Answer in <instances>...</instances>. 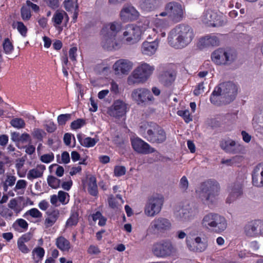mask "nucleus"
<instances>
[{
    "label": "nucleus",
    "mask_w": 263,
    "mask_h": 263,
    "mask_svg": "<svg viewBox=\"0 0 263 263\" xmlns=\"http://www.w3.org/2000/svg\"><path fill=\"white\" fill-rule=\"evenodd\" d=\"M194 37V31L191 26L185 24H180L170 31L167 42L171 47L181 49L190 45Z\"/></svg>",
    "instance_id": "nucleus-1"
},
{
    "label": "nucleus",
    "mask_w": 263,
    "mask_h": 263,
    "mask_svg": "<svg viewBox=\"0 0 263 263\" xmlns=\"http://www.w3.org/2000/svg\"><path fill=\"white\" fill-rule=\"evenodd\" d=\"M201 224L203 228L219 234L223 232L227 228L225 217L213 212L209 213L203 216Z\"/></svg>",
    "instance_id": "nucleus-2"
},
{
    "label": "nucleus",
    "mask_w": 263,
    "mask_h": 263,
    "mask_svg": "<svg viewBox=\"0 0 263 263\" xmlns=\"http://www.w3.org/2000/svg\"><path fill=\"white\" fill-rule=\"evenodd\" d=\"M154 68L147 63L142 64L137 67L129 76L127 83L129 85L138 84L145 82L152 74Z\"/></svg>",
    "instance_id": "nucleus-3"
},
{
    "label": "nucleus",
    "mask_w": 263,
    "mask_h": 263,
    "mask_svg": "<svg viewBox=\"0 0 263 263\" xmlns=\"http://www.w3.org/2000/svg\"><path fill=\"white\" fill-rule=\"evenodd\" d=\"M220 190L218 183L215 180H208L201 184V196L208 204H212L218 196Z\"/></svg>",
    "instance_id": "nucleus-4"
},
{
    "label": "nucleus",
    "mask_w": 263,
    "mask_h": 263,
    "mask_svg": "<svg viewBox=\"0 0 263 263\" xmlns=\"http://www.w3.org/2000/svg\"><path fill=\"white\" fill-rule=\"evenodd\" d=\"M160 15L161 16H167L173 23H178L183 17L182 6L178 3L170 2L166 5L165 11L161 12Z\"/></svg>",
    "instance_id": "nucleus-5"
},
{
    "label": "nucleus",
    "mask_w": 263,
    "mask_h": 263,
    "mask_svg": "<svg viewBox=\"0 0 263 263\" xmlns=\"http://www.w3.org/2000/svg\"><path fill=\"white\" fill-rule=\"evenodd\" d=\"M176 250L170 240H162L155 243L152 252L155 256L159 258H166L173 255Z\"/></svg>",
    "instance_id": "nucleus-6"
},
{
    "label": "nucleus",
    "mask_w": 263,
    "mask_h": 263,
    "mask_svg": "<svg viewBox=\"0 0 263 263\" xmlns=\"http://www.w3.org/2000/svg\"><path fill=\"white\" fill-rule=\"evenodd\" d=\"M131 97L139 105L147 104L153 102L154 98L149 90L145 88H138L133 90Z\"/></svg>",
    "instance_id": "nucleus-7"
},
{
    "label": "nucleus",
    "mask_w": 263,
    "mask_h": 263,
    "mask_svg": "<svg viewBox=\"0 0 263 263\" xmlns=\"http://www.w3.org/2000/svg\"><path fill=\"white\" fill-rule=\"evenodd\" d=\"M109 25L103 27L101 33L103 35V40L102 42L103 48L107 50H110L114 47L115 43L113 40L115 39V22H112L109 28Z\"/></svg>",
    "instance_id": "nucleus-8"
},
{
    "label": "nucleus",
    "mask_w": 263,
    "mask_h": 263,
    "mask_svg": "<svg viewBox=\"0 0 263 263\" xmlns=\"http://www.w3.org/2000/svg\"><path fill=\"white\" fill-rule=\"evenodd\" d=\"M223 96V101L226 104L230 103L235 98L237 93V87L231 82L220 83L218 86Z\"/></svg>",
    "instance_id": "nucleus-9"
},
{
    "label": "nucleus",
    "mask_w": 263,
    "mask_h": 263,
    "mask_svg": "<svg viewBox=\"0 0 263 263\" xmlns=\"http://www.w3.org/2000/svg\"><path fill=\"white\" fill-rule=\"evenodd\" d=\"M143 137L152 143L160 144L166 140V135L165 130L161 127L157 125L153 129H148L145 136Z\"/></svg>",
    "instance_id": "nucleus-10"
},
{
    "label": "nucleus",
    "mask_w": 263,
    "mask_h": 263,
    "mask_svg": "<svg viewBox=\"0 0 263 263\" xmlns=\"http://www.w3.org/2000/svg\"><path fill=\"white\" fill-rule=\"evenodd\" d=\"M202 21L208 27H220L224 24L222 16L216 12L208 9L205 11L202 16Z\"/></svg>",
    "instance_id": "nucleus-11"
},
{
    "label": "nucleus",
    "mask_w": 263,
    "mask_h": 263,
    "mask_svg": "<svg viewBox=\"0 0 263 263\" xmlns=\"http://www.w3.org/2000/svg\"><path fill=\"white\" fill-rule=\"evenodd\" d=\"M211 60L216 65H228L233 61V55L224 49L219 48L212 52Z\"/></svg>",
    "instance_id": "nucleus-12"
},
{
    "label": "nucleus",
    "mask_w": 263,
    "mask_h": 263,
    "mask_svg": "<svg viewBox=\"0 0 263 263\" xmlns=\"http://www.w3.org/2000/svg\"><path fill=\"white\" fill-rule=\"evenodd\" d=\"M128 110L127 104L119 100H116V124H118L125 132L127 128L125 120Z\"/></svg>",
    "instance_id": "nucleus-13"
},
{
    "label": "nucleus",
    "mask_w": 263,
    "mask_h": 263,
    "mask_svg": "<svg viewBox=\"0 0 263 263\" xmlns=\"http://www.w3.org/2000/svg\"><path fill=\"white\" fill-rule=\"evenodd\" d=\"M163 203L162 197L152 196L148 199L145 206V213L148 216H154L158 214L162 208Z\"/></svg>",
    "instance_id": "nucleus-14"
},
{
    "label": "nucleus",
    "mask_w": 263,
    "mask_h": 263,
    "mask_svg": "<svg viewBox=\"0 0 263 263\" xmlns=\"http://www.w3.org/2000/svg\"><path fill=\"white\" fill-rule=\"evenodd\" d=\"M228 191L229 194L226 199V202L231 203L242 195L243 181L239 179L232 182L229 185Z\"/></svg>",
    "instance_id": "nucleus-15"
},
{
    "label": "nucleus",
    "mask_w": 263,
    "mask_h": 263,
    "mask_svg": "<svg viewBox=\"0 0 263 263\" xmlns=\"http://www.w3.org/2000/svg\"><path fill=\"white\" fill-rule=\"evenodd\" d=\"M141 35L140 27L134 24L128 25L126 30L123 32V36L126 37L124 41L130 44L137 42L140 40Z\"/></svg>",
    "instance_id": "nucleus-16"
},
{
    "label": "nucleus",
    "mask_w": 263,
    "mask_h": 263,
    "mask_svg": "<svg viewBox=\"0 0 263 263\" xmlns=\"http://www.w3.org/2000/svg\"><path fill=\"white\" fill-rule=\"evenodd\" d=\"M131 144L134 150L139 154H148L155 151L154 148L138 137L131 138Z\"/></svg>",
    "instance_id": "nucleus-17"
},
{
    "label": "nucleus",
    "mask_w": 263,
    "mask_h": 263,
    "mask_svg": "<svg viewBox=\"0 0 263 263\" xmlns=\"http://www.w3.org/2000/svg\"><path fill=\"white\" fill-rule=\"evenodd\" d=\"M186 243L190 251L195 252H202L208 247L207 243L205 241H202L201 238L199 236L196 237L187 236L186 238Z\"/></svg>",
    "instance_id": "nucleus-18"
},
{
    "label": "nucleus",
    "mask_w": 263,
    "mask_h": 263,
    "mask_svg": "<svg viewBox=\"0 0 263 263\" xmlns=\"http://www.w3.org/2000/svg\"><path fill=\"white\" fill-rule=\"evenodd\" d=\"M220 146L226 153L231 154H240L243 150V146L242 145L236 143L235 141L231 139L221 141Z\"/></svg>",
    "instance_id": "nucleus-19"
},
{
    "label": "nucleus",
    "mask_w": 263,
    "mask_h": 263,
    "mask_svg": "<svg viewBox=\"0 0 263 263\" xmlns=\"http://www.w3.org/2000/svg\"><path fill=\"white\" fill-rule=\"evenodd\" d=\"M152 229L158 232H163L171 227L170 220L163 217L155 218L151 223Z\"/></svg>",
    "instance_id": "nucleus-20"
},
{
    "label": "nucleus",
    "mask_w": 263,
    "mask_h": 263,
    "mask_svg": "<svg viewBox=\"0 0 263 263\" xmlns=\"http://www.w3.org/2000/svg\"><path fill=\"white\" fill-rule=\"evenodd\" d=\"M251 175L253 185L258 187H263V162L255 166Z\"/></svg>",
    "instance_id": "nucleus-21"
},
{
    "label": "nucleus",
    "mask_w": 263,
    "mask_h": 263,
    "mask_svg": "<svg viewBox=\"0 0 263 263\" xmlns=\"http://www.w3.org/2000/svg\"><path fill=\"white\" fill-rule=\"evenodd\" d=\"M139 12L132 6H127L123 8L120 12V17L124 22L136 20L139 17Z\"/></svg>",
    "instance_id": "nucleus-22"
},
{
    "label": "nucleus",
    "mask_w": 263,
    "mask_h": 263,
    "mask_svg": "<svg viewBox=\"0 0 263 263\" xmlns=\"http://www.w3.org/2000/svg\"><path fill=\"white\" fill-rule=\"evenodd\" d=\"M159 43V40L157 37L153 41H144L141 46L142 53L148 56L154 54L158 48Z\"/></svg>",
    "instance_id": "nucleus-23"
},
{
    "label": "nucleus",
    "mask_w": 263,
    "mask_h": 263,
    "mask_svg": "<svg viewBox=\"0 0 263 263\" xmlns=\"http://www.w3.org/2000/svg\"><path fill=\"white\" fill-rule=\"evenodd\" d=\"M176 78V74L173 70L170 69L163 71L160 74L159 81L164 86L168 87L171 86L174 82Z\"/></svg>",
    "instance_id": "nucleus-24"
},
{
    "label": "nucleus",
    "mask_w": 263,
    "mask_h": 263,
    "mask_svg": "<svg viewBox=\"0 0 263 263\" xmlns=\"http://www.w3.org/2000/svg\"><path fill=\"white\" fill-rule=\"evenodd\" d=\"M47 217L44 220V226L46 228L53 226L60 216L59 210L56 209H52L46 212Z\"/></svg>",
    "instance_id": "nucleus-25"
},
{
    "label": "nucleus",
    "mask_w": 263,
    "mask_h": 263,
    "mask_svg": "<svg viewBox=\"0 0 263 263\" xmlns=\"http://www.w3.org/2000/svg\"><path fill=\"white\" fill-rule=\"evenodd\" d=\"M133 64L128 60L121 59L116 61V74L120 72L127 74L132 68Z\"/></svg>",
    "instance_id": "nucleus-26"
},
{
    "label": "nucleus",
    "mask_w": 263,
    "mask_h": 263,
    "mask_svg": "<svg viewBox=\"0 0 263 263\" xmlns=\"http://www.w3.org/2000/svg\"><path fill=\"white\" fill-rule=\"evenodd\" d=\"M219 42V39L217 36L215 35H206L200 39L199 46L200 48H204L210 46H218Z\"/></svg>",
    "instance_id": "nucleus-27"
},
{
    "label": "nucleus",
    "mask_w": 263,
    "mask_h": 263,
    "mask_svg": "<svg viewBox=\"0 0 263 263\" xmlns=\"http://www.w3.org/2000/svg\"><path fill=\"white\" fill-rule=\"evenodd\" d=\"M116 147H118V152L122 154H124L126 149L129 148L127 135L116 136Z\"/></svg>",
    "instance_id": "nucleus-28"
},
{
    "label": "nucleus",
    "mask_w": 263,
    "mask_h": 263,
    "mask_svg": "<svg viewBox=\"0 0 263 263\" xmlns=\"http://www.w3.org/2000/svg\"><path fill=\"white\" fill-rule=\"evenodd\" d=\"M77 136L80 144L87 148L93 147L99 141V139L97 137L93 138L90 137L84 138L82 134H79Z\"/></svg>",
    "instance_id": "nucleus-29"
},
{
    "label": "nucleus",
    "mask_w": 263,
    "mask_h": 263,
    "mask_svg": "<svg viewBox=\"0 0 263 263\" xmlns=\"http://www.w3.org/2000/svg\"><path fill=\"white\" fill-rule=\"evenodd\" d=\"M87 191L92 196L97 198L98 197V187L97 183V179L93 175H91L88 178Z\"/></svg>",
    "instance_id": "nucleus-30"
},
{
    "label": "nucleus",
    "mask_w": 263,
    "mask_h": 263,
    "mask_svg": "<svg viewBox=\"0 0 263 263\" xmlns=\"http://www.w3.org/2000/svg\"><path fill=\"white\" fill-rule=\"evenodd\" d=\"M55 245L62 252H68L71 249L70 241L63 236L56 238Z\"/></svg>",
    "instance_id": "nucleus-31"
},
{
    "label": "nucleus",
    "mask_w": 263,
    "mask_h": 263,
    "mask_svg": "<svg viewBox=\"0 0 263 263\" xmlns=\"http://www.w3.org/2000/svg\"><path fill=\"white\" fill-rule=\"evenodd\" d=\"M46 167L44 165H37L36 168H32L29 171L27 174V178L31 180L33 179L41 177Z\"/></svg>",
    "instance_id": "nucleus-32"
},
{
    "label": "nucleus",
    "mask_w": 263,
    "mask_h": 263,
    "mask_svg": "<svg viewBox=\"0 0 263 263\" xmlns=\"http://www.w3.org/2000/svg\"><path fill=\"white\" fill-rule=\"evenodd\" d=\"M220 89L217 86L214 88L210 98V100L212 104L217 106H220L221 104L220 99H223V96L220 91Z\"/></svg>",
    "instance_id": "nucleus-33"
},
{
    "label": "nucleus",
    "mask_w": 263,
    "mask_h": 263,
    "mask_svg": "<svg viewBox=\"0 0 263 263\" xmlns=\"http://www.w3.org/2000/svg\"><path fill=\"white\" fill-rule=\"evenodd\" d=\"M64 16L67 17V21H69V17L66 12L64 11L57 10L54 13L52 18V21L53 23V26L55 27L60 25L64 19Z\"/></svg>",
    "instance_id": "nucleus-34"
},
{
    "label": "nucleus",
    "mask_w": 263,
    "mask_h": 263,
    "mask_svg": "<svg viewBox=\"0 0 263 263\" xmlns=\"http://www.w3.org/2000/svg\"><path fill=\"white\" fill-rule=\"evenodd\" d=\"M256 220L249 222L245 227V232L247 236L249 237H256Z\"/></svg>",
    "instance_id": "nucleus-35"
},
{
    "label": "nucleus",
    "mask_w": 263,
    "mask_h": 263,
    "mask_svg": "<svg viewBox=\"0 0 263 263\" xmlns=\"http://www.w3.org/2000/svg\"><path fill=\"white\" fill-rule=\"evenodd\" d=\"M79 219V213L77 211H71L70 217L66 222L65 226L66 227H72L78 224Z\"/></svg>",
    "instance_id": "nucleus-36"
},
{
    "label": "nucleus",
    "mask_w": 263,
    "mask_h": 263,
    "mask_svg": "<svg viewBox=\"0 0 263 263\" xmlns=\"http://www.w3.org/2000/svg\"><path fill=\"white\" fill-rule=\"evenodd\" d=\"M31 136L37 142H42L44 138L46 136V133L42 129L34 128L31 132Z\"/></svg>",
    "instance_id": "nucleus-37"
},
{
    "label": "nucleus",
    "mask_w": 263,
    "mask_h": 263,
    "mask_svg": "<svg viewBox=\"0 0 263 263\" xmlns=\"http://www.w3.org/2000/svg\"><path fill=\"white\" fill-rule=\"evenodd\" d=\"M45 251L44 248L41 247H35L32 252V258L36 261L42 260L44 255Z\"/></svg>",
    "instance_id": "nucleus-38"
},
{
    "label": "nucleus",
    "mask_w": 263,
    "mask_h": 263,
    "mask_svg": "<svg viewBox=\"0 0 263 263\" xmlns=\"http://www.w3.org/2000/svg\"><path fill=\"white\" fill-rule=\"evenodd\" d=\"M3 48L4 52L6 54H10L13 52L14 46L9 38L7 37L4 39L3 43Z\"/></svg>",
    "instance_id": "nucleus-39"
},
{
    "label": "nucleus",
    "mask_w": 263,
    "mask_h": 263,
    "mask_svg": "<svg viewBox=\"0 0 263 263\" xmlns=\"http://www.w3.org/2000/svg\"><path fill=\"white\" fill-rule=\"evenodd\" d=\"M18 227L22 229L21 232L26 231L28 228V223L22 218L17 219L13 224V228L15 230H18Z\"/></svg>",
    "instance_id": "nucleus-40"
},
{
    "label": "nucleus",
    "mask_w": 263,
    "mask_h": 263,
    "mask_svg": "<svg viewBox=\"0 0 263 263\" xmlns=\"http://www.w3.org/2000/svg\"><path fill=\"white\" fill-rule=\"evenodd\" d=\"M16 178L15 176L8 175L3 182V187L4 191L7 192L9 186H12L14 185Z\"/></svg>",
    "instance_id": "nucleus-41"
},
{
    "label": "nucleus",
    "mask_w": 263,
    "mask_h": 263,
    "mask_svg": "<svg viewBox=\"0 0 263 263\" xmlns=\"http://www.w3.org/2000/svg\"><path fill=\"white\" fill-rule=\"evenodd\" d=\"M47 181L48 185L52 189H57L61 185V180L52 175L48 176Z\"/></svg>",
    "instance_id": "nucleus-42"
},
{
    "label": "nucleus",
    "mask_w": 263,
    "mask_h": 263,
    "mask_svg": "<svg viewBox=\"0 0 263 263\" xmlns=\"http://www.w3.org/2000/svg\"><path fill=\"white\" fill-rule=\"evenodd\" d=\"M13 212L9 208L4 205H0V215L6 219H11L13 216Z\"/></svg>",
    "instance_id": "nucleus-43"
},
{
    "label": "nucleus",
    "mask_w": 263,
    "mask_h": 263,
    "mask_svg": "<svg viewBox=\"0 0 263 263\" xmlns=\"http://www.w3.org/2000/svg\"><path fill=\"white\" fill-rule=\"evenodd\" d=\"M64 7L68 12H72L76 9V6L78 5L77 1L65 0L63 2Z\"/></svg>",
    "instance_id": "nucleus-44"
},
{
    "label": "nucleus",
    "mask_w": 263,
    "mask_h": 263,
    "mask_svg": "<svg viewBox=\"0 0 263 263\" xmlns=\"http://www.w3.org/2000/svg\"><path fill=\"white\" fill-rule=\"evenodd\" d=\"M11 125L14 128L20 129L25 127V122L24 120L20 118H16L12 119L10 121Z\"/></svg>",
    "instance_id": "nucleus-45"
},
{
    "label": "nucleus",
    "mask_w": 263,
    "mask_h": 263,
    "mask_svg": "<svg viewBox=\"0 0 263 263\" xmlns=\"http://www.w3.org/2000/svg\"><path fill=\"white\" fill-rule=\"evenodd\" d=\"M177 114L181 117L184 122L186 123H189L190 122L192 121V118L190 115V111L189 110H179L177 112Z\"/></svg>",
    "instance_id": "nucleus-46"
},
{
    "label": "nucleus",
    "mask_w": 263,
    "mask_h": 263,
    "mask_svg": "<svg viewBox=\"0 0 263 263\" xmlns=\"http://www.w3.org/2000/svg\"><path fill=\"white\" fill-rule=\"evenodd\" d=\"M86 124V121L84 119H78L72 121L70 124V128L72 130L81 128Z\"/></svg>",
    "instance_id": "nucleus-47"
},
{
    "label": "nucleus",
    "mask_w": 263,
    "mask_h": 263,
    "mask_svg": "<svg viewBox=\"0 0 263 263\" xmlns=\"http://www.w3.org/2000/svg\"><path fill=\"white\" fill-rule=\"evenodd\" d=\"M21 15L23 21H27L29 20L31 17L30 9L26 6H22L21 9Z\"/></svg>",
    "instance_id": "nucleus-48"
},
{
    "label": "nucleus",
    "mask_w": 263,
    "mask_h": 263,
    "mask_svg": "<svg viewBox=\"0 0 263 263\" xmlns=\"http://www.w3.org/2000/svg\"><path fill=\"white\" fill-rule=\"evenodd\" d=\"M16 28L18 32L23 36H27L28 29L24 24L22 22H17L16 23Z\"/></svg>",
    "instance_id": "nucleus-49"
},
{
    "label": "nucleus",
    "mask_w": 263,
    "mask_h": 263,
    "mask_svg": "<svg viewBox=\"0 0 263 263\" xmlns=\"http://www.w3.org/2000/svg\"><path fill=\"white\" fill-rule=\"evenodd\" d=\"M46 131L49 133H52L54 132L57 128V125L51 120H49L44 124Z\"/></svg>",
    "instance_id": "nucleus-50"
},
{
    "label": "nucleus",
    "mask_w": 263,
    "mask_h": 263,
    "mask_svg": "<svg viewBox=\"0 0 263 263\" xmlns=\"http://www.w3.org/2000/svg\"><path fill=\"white\" fill-rule=\"evenodd\" d=\"M25 215H29L33 218H41L42 217V213L36 208H32L27 211Z\"/></svg>",
    "instance_id": "nucleus-51"
},
{
    "label": "nucleus",
    "mask_w": 263,
    "mask_h": 263,
    "mask_svg": "<svg viewBox=\"0 0 263 263\" xmlns=\"http://www.w3.org/2000/svg\"><path fill=\"white\" fill-rule=\"evenodd\" d=\"M71 115L69 114H61L57 118L58 122L59 125H65L67 121L70 119Z\"/></svg>",
    "instance_id": "nucleus-52"
},
{
    "label": "nucleus",
    "mask_w": 263,
    "mask_h": 263,
    "mask_svg": "<svg viewBox=\"0 0 263 263\" xmlns=\"http://www.w3.org/2000/svg\"><path fill=\"white\" fill-rule=\"evenodd\" d=\"M59 201L62 204H66L68 203L69 200L68 199L66 200L67 197L68 196L69 197V195L67 193L63 191H60L58 192V194Z\"/></svg>",
    "instance_id": "nucleus-53"
},
{
    "label": "nucleus",
    "mask_w": 263,
    "mask_h": 263,
    "mask_svg": "<svg viewBox=\"0 0 263 263\" xmlns=\"http://www.w3.org/2000/svg\"><path fill=\"white\" fill-rule=\"evenodd\" d=\"M46 5L52 10L58 9L60 6L59 0H44Z\"/></svg>",
    "instance_id": "nucleus-54"
},
{
    "label": "nucleus",
    "mask_w": 263,
    "mask_h": 263,
    "mask_svg": "<svg viewBox=\"0 0 263 263\" xmlns=\"http://www.w3.org/2000/svg\"><path fill=\"white\" fill-rule=\"evenodd\" d=\"M189 182L186 176H183L180 179L179 183V187L183 191L185 192L187 189Z\"/></svg>",
    "instance_id": "nucleus-55"
},
{
    "label": "nucleus",
    "mask_w": 263,
    "mask_h": 263,
    "mask_svg": "<svg viewBox=\"0 0 263 263\" xmlns=\"http://www.w3.org/2000/svg\"><path fill=\"white\" fill-rule=\"evenodd\" d=\"M40 160L44 163H49L54 160V155L52 153L51 154H44L41 157Z\"/></svg>",
    "instance_id": "nucleus-56"
},
{
    "label": "nucleus",
    "mask_w": 263,
    "mask_h": 263,
    "mask_svg": "<svg viewBox=\"0 0 263 263\" xmlns=\"http://www.w3.org/2000/svg\"><path fill=\"white\" fill-rule=\"evenodd\" d=\"M17 246L18 250L24 254H27L30 251V249L25 245V243L17 241Z\"/></svg>",
    "instance_id": "nucleus-57"
},
{
    "label": "nucleus",
    "mask_w": 263,
    "mask_h": 263,
    "mask_svg": "<svg viewBox=\"0 0 263 263\" xmlns=\"http://www.w3.org/2000/svg\"><path fill=\"white\" fill-rule=\"evenodd\" d=\"M204 82H202L199 83L195 87V89L193 91V94L198 96L201 94L204 91V86H203Z\"/></svg>",
    "instance_id": "nucleus-58"
},
{
    "label": "nucleus",
    "mask_w": 263,
    "mask_h": 263,
    "mask_svg": "<svg viewBox=\"0 0 263 263\" xmlns=\"http://www.w3.org/2000/svg\"><path fill=\"white\" fill-rule=\"evenodd\" d=\"M70 159L69 153L65 151L62 153L61 160L59 161L58 160L57 161L59 163H63L64 164H67L70 162Z\"/></svg>",
    "instance_id": "nucleus-59"
},
{
    "label": "nucleus",
    "mask_w": 263,
    "mask_h": 263,
    "mask_svg": "<svg viewBox=\"0 0 263 263\" xmlns=\"http://www.w3.org/2000/svg\"><path fill=\"white\" fill-rule=\"evenodd\" d=\"M156 25L157 29H164L168 26V22L164 19H157L156 20Z\"/></svg>",
    "instance_id": "nucleus-60"
},
{
    "label": "nucleus",
    "mask_w": 263,
    "mask_h": 263,
    "mask_svg": "<svg viewBox=\"0 0 263 263\" xmlns=\"http://www.w3.org/2000/svg\"><path fill=\"white\" fill-rule=\"evenodd\" d=\"M54 166L57 167L56 171H55V175L59 177L63 176V175H64V169L63 167L55 163V164H52V165H51L49 166V168L53 167Z\"/></svg>",
    "instance_id": "nucleus-61"
},
{
    "label": "nucleus",
    "mask_w": 263,
    "mask_h": 263,
    "mask_svg": "<svg viewBox=\"0 0 263 263\" xmlns=\"http://www.w3.org/2000/svg\"><path fill=\"white\" fill-rule=\"evenodd\" d=\"M32 234L30 233H26L22 235L18 239L17 241L23 242V243L28 242L32 238Z\"/></svg>",
    "instance_id": "nucleus-62"
},
{
    "label": "nucleus",
    "mask_w": 263,
    "mask_h": 263,
    "mask_svg": "<svg viewBox=\"0 0 263 263\" xmlns=\"http://www.w3.org/2000/svg\"><path fill=\"white\" fill-rule=\"evenodd\" d=\"M256 230L257 236L259 235H263V220H256Z\"/></svg>",
    "instance_id": "nucleus-63"
},
{
    "label": "nucleus",
    "mask_w": 263,
    "mask_h": 263,
    "mask_svg": "<svg viewBox=\"0 0 263 263\" xmlns=\"http://www.w3.org/2000/svg\"><path fill=\"white\" fill-rule=\"evenodd\" d=\"M87 252L90 255H98L101 251L98 246L90 245L88 248Z\"/></svg>",
    "instance_id": "nucleus-64"
}]
</instances>
